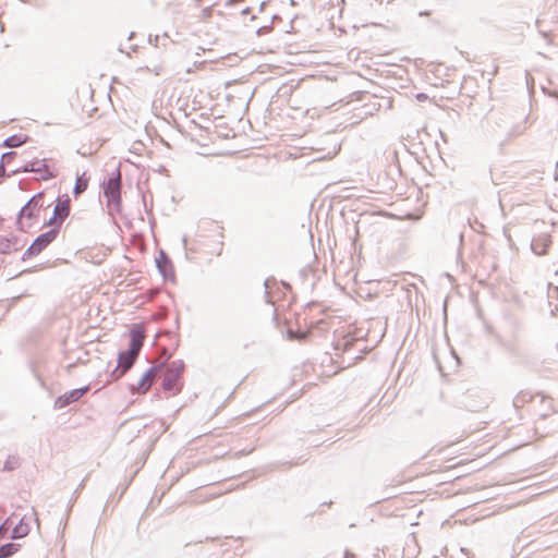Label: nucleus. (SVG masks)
<instances>
[{
  "label": "nucleus",
  "instance_id": "11",
  "mask_svg": "<svg viewBox=\"0 0 558 558\" xmlns=\"http://www.w3.org/2000/svg\"><path fill=\"white\" fill-rule=\"evenodd\" d=\"M551 244V238L548 233H541L535 235L531 241V250L534 254L543 256L547 254V251Z\"/></svg>",
  "mask_w": 558,
  "mask_h": 558
},
{
  "label": "nucleus",
  "instance_id": "19",
  "mask_svg": "<svg viewBox=\"0 0 558 558\" xmlns=\"http://www.w3.org/2000/svg\"><path fill=\"white\" fill-rule=\"evenodd\" d=\"M21 545L15 543H7L0 546V558H9L13 556Z\"/></svg>",
  "mask_w": 558,
  "mask_h": 558
},
{
  "label": "nucleus",
  "instance_id": "29",
  "mask_svg": "<svg viewBox=\"0 0 558 558\" xmlns=\"http://www.w3.org/2000/svg\"><path fill=\"white\" fill-rule=\"evenodd\" d=\"M345 557L347 558H354V554H352L350 551H345Z\"/></svg>",
  "mask_w": 558,
  "mask_h": 558
},
{
  "label": "nucleus",
  "instance_id": "9",
  "mask_svg": "<svg viewBox=\"0 0 558 558\" xmlns=\"http://www.w3.org/2000/svg\"><path fill=\"white\" fill-rule=\"evenodd\" d=\"M156 266L158 268L159 274L162 276L165 280H174L175 275L173 270V265L166 252H159V255L156 258Z\"/></svg>",
  "mask_w": 558,
  "mask_h": 558
},
{
  "label": "nucleus",
  "instance_id": "26",
  "mask_svg": "<svg viewBox=\"0 0 558 558\" xmlns=\"http://www.w3.org/2000/svg\"><path fill=\"white\" fill-rule=\"evenodd\" d=\"M519 402H524V398L521 397V396H517L514 399H513V405L514 407H519Z\"/></svg>",
  "mask_w": 558,
  "mask_h": 558
},
{
  "label": "nucleus",
  "instance_id": "5",
  "mask_svg": "<svg viewBox=\"0 0 558 558\" xmlns=\"http://www.w3.org/2000/svg\"><path fill=\"white\" fill-rule=\"evenodd\" d=\"M163 366V363L158 365H153L146 369V372L142 375L140 380L136 384L130 385V391L132 393L143 395L147 392L151 385L154 384L156 377L155 373Z\"/></svg>",
  "mask_w": 558,
  "mask_h": 558
},
{
  "label": "nucleus",
  "instance_id": "27",
  "mask_svg": "<svg viewBox=\"0 0 558 558\" xmlns=\"http://www.w3.org/2000/svg\"><path fill=\"white\" fill-rule=\"evenodd\" d=\"M251 12V9L248 7L244 8L241 12L242 15H246Z\"/></svg>",
  "mask_w": 558,
  "mask_h": 558
},
{
  "label": "nucleus",
  "instance_id": "10",
  "mask_svg": "<svg viewBox=\"0 0 558 558\" xmlns=\"http://www.w3.org/2000/svg\"><path fill=\"white\" fill-rule=\"evenodd\" d=\"M59 227H53L50 230L39 234L32 243V245L40 254L50 243H52L59 234Z\"/></svg>",
  "mask_w": 558,
  "mask_h": 558
},
{
  "label": "nucleus",
  "instance_id": "17",
  "mask_svg": "<svg viewBox=\"0 0 558 558\" xmlns=\"http://www.w3.org/2000/svg\"><path fill=\"white\" fill-rule=\"evenodd\" d=\"M29 533V526L24 522V519H21L20 522L13 527L11 533L12 539H19L27 536Z\"/></svg>",
  "mask_w": 558,
  "mask_h": 558
},
{
  "label": "nucleus",
  "instance_id": "7",
  "mask_svg": "<svg viewBox=\"0 0 558 558\" xmlns=\"http://www.w3.org/2000/svg\"><path fill=\"white\" fill-rule=\"evenodd\" d=\"M137 356L128 355L126 352L120 351L118 354V364L116 368L110 373L111 380H118L124 376L135 364Z\"/></svg>",
  "mask_w": 558,
  "mask_h": 558
},
{
  "label": "nucleus",
  "instance_id": "1",
  "mask_svg": "<svg viewBox=\"0 0 558 558\" xmlns=\"http://www.w3.org/2000/svg\"><path fill=\"white\" fill-rule=\"evenodd\" d=\"M101 189L109 215L120 213L122 209L120 170H116L108 178H105L101 182Z\"/></svg>",
  "mask_w": 558,
  "mask_h": 558
},
{
  "label": "nucleus",
  "instance_id": "14",
  "mask_svg": "<svg viewBox=\"0 0 558 558\" xmlns=\"http://www.w3.org/2000/svg\"><path fill=\"white\" fill-rule=\"evenodd\" d=\"M526 121H527V118H525L522 121L511 124V126L508 128L506 131L504 141H510L514 137L522 135L526 130Z\"/></svg>",
  "mask_w": 558,
  "mask_h": 558
},
{
  "label": "nucleus",
  "instance_id": "22",
  "mask_svg": "<svg viewBox=\"0 0 558 558\" xmlns=\"http://www.w3.org/2000/svg\"><path fill=\"white\" fill-rule=\"evenodd\" d=\"M15 156H16L15 151H7V153L2 154V156H1L2 163L11 162L15 158Z\"/></svg>",
  "mask_w": 558,
  "mask_h": 558
},
{
  "label": "nucleus",
  "instance_id": "24",
  "mask_svg": "<svg viewBox=\"0 0 558 558\" xmlns=\"http://www.w3.org/2000/svg\"><path fill=\"white\" fill-rule=\"evenodd\" d=\"M5 163H2V160H0V178L1 177H10L11 174L5 173Z\"/></svg>",
  "mask_w": 558,
  "mask_h": 558
},
{
  "label": "nucleus",
  "instance_id": "32",
  "mask_svg": "<svg viewBox=\"0 0 558 558\" xmlns=\"http://www.w3.org/2000/svg\"><path fill=\"white\" fill-rule=\"evenodd\" d=\"M286 288H290L288 283L282 282Z\"/></svg>",
  "mask_w": 558,
  "mask_h": 558
},
{
  "label": "nucleus",
  "instance_id": "25",
  "mask_svg": "<svg viewBox=\"0 0 558 558\" xmlns=\"http://www.w3.org/2000/svg\"><path fill=\"white\" fill-rule=\"evenodd\" d=\"M56 223L57 225V217L54 215H52L46 222H45V226H50V225H53Z\"/></svg>",
  "mask_w": 558,
  "mask_h": 558
},
{
  "label": "nucleus",
  "instance_id": "23",
  "mask_svg": "<svg viewBox=\"0 0 558 558\" xmlns=\"http://www.w3.org/2000/svg\"><path fill=\"white\" fill-rule=\"evenodd\" d=\"M270 282H276V279L275 278H267L265 281H264V287H265V294L267 296V302L269 303L270 300H269V288H270Z\"/></svg>",
  "mask_w": 558,
  "mask_h": 558
},
{
  "label": "nucleus",
  "instance_id": "20",
  "mask_svg": "<svg viewBox=\"0 0 558 558\" xmlns=\"http://www.w3.org/2000/svg\"><path fill=\"white\" fill-rule=\"evenodd\" d=\"M20 464V458L17 456H9V458L3 464L2 470L5 472H11L19 469Z\"/></svg>",
  "mask_w": 558,
  "mask_h": 558
},
{
  "label": "nucleus",
  "instance_id": "31",
  "mask_svg": "<svg viewBox=\"0 0 558 558\" xmlns=\"http://www.w3.org/2000/svg\"><path fill=\"white\" fill-rule=\"evenodd\" d=\"M417 98H418V99L426 98V95H425V94H418V95H417Z\"/></svg>",
  "mask_w": 558,
  "mask_h": 558
},
{
  "label": "nucleus",
  "instance_id": "2",
  "mask_svg": "<svg viewBox=\"0 0 558 558\" xmlns=\"http://www.w3.org/2000/svg\"><path fill=\"white\" fill-rule=\"evenodd\" d=\"M184 371V363L182 360H177L168 364L162 379V389L165 391L177 395L181 390L180 379Z\"/></svg>",
  "mask_w": 558,
  "mask_h": 558
},
{
  "label": "nucleus",
  "instance_id": "18",
  "mask_svg": "<svg viewBox=\"0 0 558 558\" xmlns=\"http://www.w3.org/2000/svg\"><path fill=\"white\" fill-rule=\"evenodd\" d=\"M27 140V136L24 135H17V134H14V135H11L9 137H7L3 143H2V146L3 147H8V148H16V147H20L21 145H23Z\"/></svg>",
  "mask_w": 558,
  "mask_h": 558
},
{
  "label": "nucleus",
  "instance_id": "13",
  "mask_svg": "<svg viewBox=\"0 0 558 558\" xmlns=\"http://www.w3.org/2000/svg\"><path fill=\"white\" fill-rule=\"evenodd\" d=\"M492 131L498 134L500 131L508 129L510 123V116L505 112L495 113L492 116Z\"/></svg>",
  "mask_w": 558,
  "mask_h": 558
},
{
  "label": "nucleus",
  "instance_id": "8",
  "mask_svg": "<svg viewBox=\"0 0 558 558\" xmlns=\"http://www.w3.org/2000/svg\"><path fill=\"white\" fill-rule=\"evenodd\" d=\"M88 390L89 385L64 392L54 400L53 408L57 410L66 408L71 403L78 401Z\"/></svg>",
  "mask_w": 558,
  "mask_h": 558
},
{
  "label": "nucleus",
  "instance_id": "3",
  "mask_svg": "<svg viewBox=\"0 0 558 558\" xmlns=\"http://www.w3.org/2000/svg\"><path fill=\"white\" fill-rule=\"evenodd\" d=\"M44 193L39 192L32 196L29 201L20 209L17 214V225L20 226L21 230H24L21 219L27 218L29 220H34L38 218L39 210L44 206L41 203Z\"/></svg>",
  "mask_w": 558,
  "mask_h": 558
},
{
  "label": "nucleus",
  "instance_id": "21",
  "mask_svg": "<svg viewBox=\"0 0 558 558\" xmlns=\"http://www.w3.org/2000/svg\"><path fill=\"white\" fill-rule=\"evenodd\" d=\"M39 253L37 252V250L31 244L26 251L24 252L23 256H22V260H26L27 258L32 257V256H36L38 255Z\"/></svg>",
  "mask_w": 558,
  "mask_h": 558
},
{
  "label": "nucleus",
  "instance_id": "33",
  "mask_svg": "<svg viewBox=\"0 0 558 558\" xmlns=\"http://www.w3.org/2000/svg\"><path fill=\"white\" fill-rule=\"evenodd\" d=\"M234 0H228V3H232Z\"/></svg>",
  "mask_w": 558,
  "mask_h": 558
},
{
  "label": "nucleus",
  "instance_id": "16",
  "mask_svg": "<svg viewBox=\"0 0 558 558\" xmlns=\"http://www.w3.org/2000/svg\"><path fill=\"white\" fill-rule=\"evenodd\" d=\"M17 239L15 236H0V254H9L12 250L16 251Z\"/></svg>",
  "mask_w": 558,
  "mask_h": 558
},
{
  "label": "nucleus",
  "instance_id": "4",
  "mask_svg": "<svg viewBox=\"0 0 558 558\" xmlns=\"http://www.w3.org/2000/svg\"><path fill=\"white\" fill-rule=\"evenodd\" d=\"M21 172H39L41 173L40 179L44 181H49L57 177L56 172L48 169L46 159H34L32 161H27L24 166L14 169L11 174H17Z\"/></svg>",
  "mask_w": 558,
  "mask_h": 558
},
{
  "label": "nucleus",
  "instance_id": "15",
  "mask_svg": "<svg viewBox=\"0 0 558 558\" xmlns=\"http://www.w3.org/2000/svg\"><path fill=\"white\" fill-rule=\"evenodd\" d=\"M89 177H87L86 172L76 175V181L73 187L74 196H78L84 193L88 187Z\"/></svg>",
  "mask_w": 558,
  "mask_h": 558
},
{
  "label": "nucleus",
  "instance_id": "6",
  "mask_svg": "<svg viewBox=\"0 0 558 558\" xmlns=\"http://www.w3.org/2000/svg\"><path fill=\"white\" fill-rule=\"evenodd\" d=\"M129 337H130L129 345H128V349L124 350V352H126L128 355L132 354V355H135L138 357L141 350L143 348V344H144V339H145L144 327L142 325H137V324L133 325L130 329Z\"/></svg>",
  "mask_w": 558,
  "mask_h": 558
},
{
  "label": "nucleus",
  "instance_id": "28",
  "mask_svg": "<svg viewBox=\"0 0 558 558\" xmlns=\"http://www.w3.org/2000/svg\"><path fill=\"white\" fill-rule=\"evenodd\" d=\"M428 14H429V11H421V12L418 13V15H420V16H426V15H428Z\"/></svg>",
  "mask_w": 558,
  "mask_h": 558
},
{
  "label": "nucleus",
  "instance_id": "34",
  "mask_svg": "<svg viewBox=\"0 0 558 558\" xmlns=\"http://www.w3.org/2000/svg\"><path fill=\"white\" fill-rule=\"evenodd\" d=\"M556 349H557V351H558V343L556 344Z\"/></svg>",
  "mask_w": 558,
  "mask_h": 558
},
{
  "label": "nucleus",
  "instance_id": "30",
  "mask_svg": "<svg viewBox=\"0 0 558 558\" xmlns=\"http://www.w3.org/2000/svg\"><path fill=\"white\" fill-rule=\"evenodd\" d=\"M76 365V363H71L68 365V371L70 372L74 366Z\"/></svg>",
  "mask_w": 558,
  "mask_h": 558
},
{
  "label": "nucleus",
  "instance_id": "12",
  "mask_svg": "<svg viewBox=\"0 0 558 558\" xmlns=\"http://www.w3.org/2000/svg\"><path fill=\"white\" fill-rule=\"evenodd\" d=\"M71 205L69 196H65V199L58 198L57 204L53 208V214L57 217V226L61 227L62 222L66 219L70 214Z\"/></svg>",
  "mask_w": 558,
  "mask_h": 558
}]
</instances>
